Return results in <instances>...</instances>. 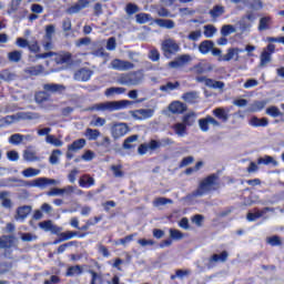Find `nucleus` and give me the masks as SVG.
<instances>
[{
    "instance_id": "nucleus-22",
    "label": "nucleus",
    "mask_w": 284,
    "mask_h": 284,
    "mask_svg": "<svg viewBox=\"0 0 284 284\" xmlns=\"http://www.w3.org/2000/svg\"><path fill=\"white\" fill-rule=\"evenodd\" d=\"M125 92H126V89L123 87H111L104 91V97H106L108 99H112L118 94H125Z\"/></svg>"
},
{
    "instance_id": "nucleus-11",
    "label": "nucleus",
    "mask_w": 284,
    "mask_h": 284,
    "mask_svg": "<svg viewBox=\"0 0 284 284\" xmlns=\"http://www.w3.org/2000/svg\"><path fill=\"white\" fill-rule=\"evenodd\" d=\"M54 61L58 65H70L72 63V53L68 51L54 52Z\"/></svg>"
},
{
    "instance_id": "nucleus-56",
    "label": "nucleus",
    "mask_w": 284,
    "mask_h": 284,
    "mask_svg": "<svg viewBox=\"0 0 284 284\" xmlns=\"http://www.w3.org/2000/svg\"><path fill=\"white\" fill-rule=\"evenodd\" d=\"M36 103H45V101H50V97L47 91H40L36 94Z\"/></svg>"
},
{
    "instance_id": "nucleus-58",
    "label": "nucleus",
    "mask_w": 284,
    "mask_h": 284,
    "mask_svg": "<svg viewBox=\"0 0 284 284\" xmlns=\"http://www.w3.org/2000/svg\"><path fill=\"white\" fill-rule=\"evenodd\" d=\"M125 12L126 14H129V17H132V14H136V12H141V9L139 8V6L130 2L125 7Z\"/></svg>"
},
{
    "instance_id": "nucleus-7",
    "label": "nucleus",
    "mask_w": 284,
    "mask_h": 284,
    "mask_svg": "<svg viewBox=\"0 0 284 284\" xmlns=\"http://www.w3.org/2000/svg\"><path fill=\"white\" fill-rule=\"evenodd\" d=\"M128 132H130V128L123 122L115 123L111 128V136L113 139H121L122 136H125Z\"/></svg>"
},
{
    "instance_id": "nucleus-36",
    "label": "nucleus",
    "mask_w": 284,
    "mask_h": 284,
    "mask_svg": "<svg viewBox=\"0 0 284 284\" xmlns=\"http://www.w3.org/2000/svg\"><path fill=\"white\" fill-rule=\"evenodd\" d=\"M257 163L258 165H273V168L278 165V161L274 160L271 155L257 159Z\"/></svg>"
},
{
    "instance_id": "nucleus-55",
    "label": "nucleus",
    "mask_w": 284,
    "mask_h": 284,
    "mask_svg": "<svg viewBox=\"0 0 284 284\" xmlns=\"http://www.w3.org/2000/svg\"><path fill=\"white\" fill-rule=\"evenodd\" d=\"M111 171L113 172V176H115V179H123V176H125L122 165H112Z\"/></svg>"
},
{
    "instance_id": "nucleus-38",
    "label": "nucleus",
    "mask_w": 284,
    "mask_h": 284,
    "mask_svg": "<svg viewBox=\"0 0 284 284\" xmlns=\"http://www.w3.org/2000/svg\"><path fill=\"white\" fill-rule=\"evenodd\" d=\"M8 59L11 63H19L23 59V51L14 50L8 53Z\"/></svg>"
},
{
    "instance_id": "nucleus-31",
    "label": "nucleus",
    "mask_w": 284,
    "mask_h": 284,
    "mask_svg": "<svg viewBox=\"0 0 284 284\" xmlns=\"http://www.w3.org/2000/svg\"><path fill=\"white\" fill-rule=\"evenodd\" d=\"M85 139L75 140L68 145V150L69 152H79V150H83V148H85Z\"/></svg>"
},
{
    "instance_id": "nucleus-21",
    "label": "nucleus",
    "mask_w": 284,
    "mask_h": 284,
    "mask_svg": "<svg viewBox=\"0 0 284 284\" xmlns=\"http://www.w3.org/2000/svg\"><path fill=\"white\" fill-rule=\"evenodd\" d=\"M92 74H94V72L90 69H80L79 71H77L74 73V79L75 81H90V79H92Z\"/></svg>"
},
{
    "instance_id": "nucleus-49",
    "label": "nucleus",
    "mask_w": 284,
    "mask_h": 284,
    "mask_svg": "<svg viewBox=\"0 0 284 284\" xmlns=\"http://www.w3.org/2000/svg\"><path fill=\"white\" fill-rule=\"evenodd\" d=\"M236 32V27L232 24H224L221 29L222 37H230V34H234Z\"/></svg>"
},
{
    "instance_id": "nucleus-33",
    "label": "nucleus",
    "mask_w": 284,
    "mask_h": 284,
    "mask_svg": "<svg viewBox=\"0 0 284 284\" xmlns=\"http://www.w3.org/2000/svg\"><path fill=\"white\" fill-rule=\"evenodd\" d=\"M24 139H27V140L30 139V135H23L21 133H16L9 138V143L11 145H21V143H23Z\"/></svg>"
},
{
    "instance_id": "nucleus-4",
    "label": "nucleus",
    "mask_w": 284,
    "mask_h": 284,
    "mask_svg": "<svg viewBox=\"0 0 284 284\" xmlns=\"http://www.w3.org/2000/svg\"><path fill=\"white\" fill-rule=\"evenodd\" d=\"M145 80V74H143V71H132L129 73H122L118 77L116 83L120 85H141L143 81Z\"/></svg>"
},
{
    "instance_id": "nucleus-30",
    "label": "nucleus",
    "mask_w": 284,
    "mask_h": 284,
    "mask_svg": "<svg viewBox=\"0 0 284 284\" xmlns=\"http://www.w3.org/2000/svg\"><path fill=\"white\" fill-rule=\"evenodd\" d=\"M155 23L159 28H165L166 30H174V28H176L174 20L170 19H156Z\"/></svg>"
},
{
    "instance_id": "nucleus-48",
    "label": "nucleus",
    "mask_w": 284,
    "mask_h": 284,
    "mask_svg": "<svg viewBox=\"0 0 284 284\" xmlns=\"http://www.w3.org/2000/svg\"><path fill=\"white\" fill-rule=\"evenodd\" d=\"M266 114L268 116H272L273 119H277V116H283V112H281V110L278 109V106H268L266 109Z\"/></svg>"
},
{
    "instance_id": "nucleus-40",
    "label": "nucleus",
    "mask_w": 284,
    "mask_h": 284,
    "mask_svg": "<svg viewBox=\"0 0 284 284\" xmlns=\"http://www.w3.org/2000/svg\"><path fill=\"white\" fill-rule=\"evenodd\" d=\"M80 187H92L94 185V178H91L90 175H83L79 180Z\"/></svg>"
},
{
    "instance_id": "nucleus-1",
    "label": "nucleus",
    "mask_w": 284,
    "mask_h": 284,
    "mask_svg": "<svg viewBox=\"0 0 284 284\" xmlns=\"http://www.w3.org/2000/svg\"><path fill=\"white\" fill-rule=\"evenodd\" d=\"M12 183H18V185H16L17 187H39L40 190H45L48 185H59L61 182L59 180L48 178H38L31 182L11 178L8 180V183L3 184V187H14Z\"/></svg>"
},
{
    "instance_id": "nucleus-20",
    "label": "nucleus",
    "mask_w": 284,
    "mask_h": 284,
    "mask_svg": "<svg viewBox=\"0 0 284 284\" xmlns=\"http://www.w3.org/2000/svg\"><path fill=\"white\" fill-rule=\"evenodd\" d=\"M187 110V105L181 101H173L169 105V112L172 114H183Z\"/></svg>"
},
{
    "instance_id": "nucleus-44",
    "label": "nucleus",
    "mask_w": 284,
    "mask_h": 284,
    "mask_svg": "<svg viewBox=\"0 0 284 284\" xmlns=\"http://www.w3.org/2000/svg\"><path fill=\"white\" fill-rule=\"evenodd\" d=\"M206 88H212L213 90H223L225 88V82L216 80H206Z\"/></svg>"
},
{
    "instance_id": "nucleus-37",
    "label": "nucleus",
    "mask_w": 284,
    "mask_h": 284,
    "mask_svg": "<svg viewBox=\"0 0 284 284\" xmlns=\"http://www.w3.org/2000/svg\"><path fill=\"white\" fill-rule=\"evenodd\" d=\"M24 72L26 74H30V77H39V74L43 73V65L28 67L24 69Z\"/></svg>"
},
{
    "instance_id": "nucleus-61",
    "label": "nucleus",
    "mask_w": 284,
    "mask_h": 284,
    "mask_svg": "<svg viewBox=\"0 0 284 284\" xmlns=\"http://www.w3.org/2000/svg\"><path fill=\"white\" fill-rule=\"evenodd\" d=\"M199 126L202 132H210V121L207 116L199 120Z\"/></svg>"
},
{
    "instance_id": "nucleus-12",
    "label": "nucleus",
    "mask_w": 284,
    "mask_h": 284,
    "mask_svg": "<svg viewBox=\"0 0 284 284\" xmlns=\"http://www.w3.org/2000/svg\"><path fill=\"white\" fill-rule=\"evenodd\" d=\"M0 205L4 210H12L14 202H12V193L10 191L0 192Z\"/></svg>"
},
{
    "instance_id": "nucleus-18",
    "label": "nucleus",
    "mask_w": 284,
    "mask_h": 284,
    "mask_svg": "<svg viewBox=\"0 0 284 284\" xmlns=\"http://www.w3.org/2000/svg\"><path fill=\"white\" fill-rule=\"evenodd\" d=\"M227 256H230L227 251H223L221 254H213L209 260V270H212L215 263H225V261H227Z\"/></svg>"
},
{
    "instance_id": "nucleus-8",
    "label": "nucleus",
    "mask_w": 284,
    "mask_h": 284,
    "mask_svg": "<svg viewBox=\"0 0 284 284\" xmlns=\"http://www.w3.org/2000/svg\"><path fill=\"white\" fill-rule=\"evenodd\" d=\"M110 67L112 68V70H118L119 72L134 70V63L121 59H114L113 61H111Z\"/></svg>"
},
{
    "instance_id": "nucleus-26",
    "label": "nucleus",
    "mask_w": 284,
    "mask_h": 284,
    "mask_svg": "<svg viewBox=\"0 0 284 284\" xmlns=\"http://www.w3.org/2000/svg\"><path fill=\"white\" fill-rule=\"evenodd\" d=\"M271 26H272V17L270 16L262 17L260 19L257 30L258 32H265V30H270Z\"/></svg>"
},
{
    "instance_id": "nucleus-59",
    "label": "nucleus",
    "mask_w": 284,
    "mask_h": 284,
    "mask_svg": "<svg viewBox=\"0 0 284 284\" xmlns=\"http://www.w3.org/2000/svg\"><path fill=\"white\" fill-rule=\"evenodd\" d=\"M14 123V119L12 115H7L0 119V129L8 128Z\"/></svg>"
},
{
    "instance_id": "nucleus-16",
    "label": "nucleus",
    "mask_w": 284,
    "mask_h": 284,
    "mask_svg": "<svg viewBox=\"0 0 284 284\" xmlns=\"http://www.w3.org/2000/svg\"><path fill=\"white\" fill-rule=\"evenodd\" d=\"M44 92H50L51 94H63L65 92V85L57 83H45L42 85Z\"/></svg>"
},
{
    "instance_id": "nucleus-25",
    "label": "nucleus",
    "mask_w": 284,
    "mask_h": 284,
    "mask_svg": "<svg viewBox=\"0 0 284 284\" xmlns=\"http://www.w3.org/2000/svg\"><path fill=\"white\" fill-rule=\"evenodd\" d=\"M214 48V42L211 40H204L199 45V52L201 54H210Z\"/></svg>"
},
{
    "instance_id": "nucleus-45",
    "label": "nucleus",
    "mask_w": 284,
    "mask_h": 284,
    "mask_svg": "<svg viewBox=\"0 0 284 284\" xmlns=\"http://www.w3.org/2000/svg\"><path fill=\"white\" fill-rule=\"evenodd\" d=\"M83 274V268L81 265L71 266L67 271V276H81Z\"/></svg>"
},
{
    "instance_id": "nucleus-41",
    "label": "nucleus",
    "mask_w": 284,
    "mask_h": 284,
    "mask_svg": "<svg viewBox=\"0 0 284 284\" xmlns=\"http://www.w3.org/2000/svg\"><path fill=\"white\" fill-rule=\"evenodd\" d=\"M244 6L251 10H263V1L261 0H245Z\"/></svg>"
},
{
    "instance_id": "nucleus-23",
    "label": "nucleus",
    "mask_w": 284,
    "mask_h": 284,
    "mask_svg": "<svg viewBox=\"0 0 284 284\" xmlns=\"http://www.w3.org/2000/svg\"><path fill=\"white\" fill-rule=\"evenodd\" d=\"M236 32H240V34H245V32H250L252 30V23L245 21V19H242L235 23Z\"/></svg>"
},
{
    "instance_id": "nucleus-17",
    "label": "nucleus",
    "mask_w": 284,
    "mask_h": 284,
    "mask_svg": "<svg viewBox=\"0 0 284 284\" xmlns=\"http://www.w3.org/2000/svg\"><path fill=\"white\" fill-rule=\"evenodd\" d=\"M227 256H230L227 251H223L221 254H213L209 260V270H212L215 263H225V261H227Z\"/></svg>"
},
{
    "instance_id": "nucleus-34",
    "label": "nucleus",
    "mask_w": 284,
    "mask_h": 284,
    "mask_svg": "<svg viewBox=\"0 0 284 284\" xmlns=\"http://www.w3.org/2000/svg\"><path fill=\"white\" fill-rule=\"evenodd\" d=\"M213 114L214 116H216V119L223 121V123H227V121L230 120V114H227V111H225V109L223 108H216L215 110H213Z\"/></svg>"
},
{
    "instance_id": "nucleus-43",
    "label": "nucleus",
    "mask_w": 284,
    "mask_h": 284,
    "mask_svg": "<svg viewBox=\"0 0 284 284\" xmlns=\"http://www.w3.org/2000/svg\"><path fill=\"white\" fill-rule=\"evenodd\" d=\"M178 88H181V83L179 81L176 82H168L164 85L160 87L161 92H172L174 90H178Z\"/></svg>"
},
{
    "instance_id": "nucleus-27",
    "label": "nucleus",
    "mask_w": 284,
    "mask_h": 284,
    "mask_svg": "<svg viewBox=\"0 0 284 284\" xmlns=\"http://www.w3.org/2000/svg\"><path fill=\"white\" fill-rule=\"evenodd\" d=\"M250 125H252V128H267L270 125V121L267 118L258 119L257 116H253L250 120Z\"/></svg>"
},
{
    "instance_id": "nucleus-62",
    "label": "nucleus",
    "mask_w": 284,
    "mask_h": 284,
    "mask_svg": "<svg viewBox=\"0 0 284 284\" xmlns=\"http://www.w3.org/2000/svg\"><path fill=\"white\" fill-rule=\"evenodd\" d=\"M148 58L150 59V61L156 63V61L161 60V53L156 49H151Z\"/></svg>"
},
{
    "instance_id": "nucleus-54",
    "label": "nucleus",
    "mask_w": 284,
    "mask_h": 284,
    "mask_svg": "<svg viewBox=\"0 0 284 284\" xmlns=\"http://www.w3.org/2000/svg\"><path fill=\"white\" fill-rule=\"evenodd\" d=\"M20 234V239L23 243H32L34 241H37L38 236L32 234V233H19Z\"/></svg>"
},
{
    "instance_id": "nucleus-28",
    "label": "nucleus",
    "mask_w": 284,
    "mask_h": 284,
    "mask_svg": "<svg viewBox=\"0 0 284 284\" xmlns=\"http://www.w3.org/2000/svg\"><path fill=\"white\" fill-rule=\"evenodd\" d=\"M182 101L185 103H197L199 102V92L197 91H189L182 95Z\"/></svg>"
},
{
    "instance_id": "nucleus-63",
    "label": "nucleus",
    "mask_w": 284,
    "mask_h": 284,
    "mask_svg": "<svg viewBox=\"0 0 284 284\" xmlns=\"http://www.w3.org/2000/svg\"><path fill=\"white\" fill-rule=\"evenodd\" d=\"M168 203H173V202L168 197H158L154 200L153 205L154 207H161V205H168Z\"/></svg>"
},
{
    "instance_id": "nucleus-13",
    "label": "nucleus",
    "mask_w": 284,
    "mask_h": 284,
    "mask_svg": "<svg viewBox=\"0 0 284 284\" xmlns=\"http://www.w3.org/2000/svg\"><path fill=\"white\" fill-rule=\"evenodd\" d=\"M133 119L138 121H145V119H152L154 116V109H139L133 111Z\"/></svg>"
},
{
    "instance_id": "nucleus-47",
    "label": "nucleus",
    "mask_w": 284,
    "mask_h": 284,
    "mask_svg": "<svg viewBox=\"0 0 284 284\" xmlns=\"http://www.w3.org/2000/svg\"><path fill=\"white\" fill-rule=\"evenodd\" d=\"M62 154H63V152H61V150H59V149L53 150L49 158L50 164L59 165V156H61Z\"/></svg>"
},
{
    "instance_id": "nucleus-6",
    "label": "nucleus",
    "mask_w": 284,
    "mask_h": 284,
    "mask_svg": "<svg viewBox=\"0 0 284 284\" xmlns=\"http://www.w3.org/2000/svg\"><path fill=\"white\" fill-rule=\"evenodd\" d=\"M161 50L164 57L166 59H170L172 54H176V52H181V45L176 42V40L169 38L162 42Z\"/></svg>"
},
{
    "instance_id": "nucleus-57",
    "label": "nucleus",
    "mask_w": 284,
    "mask_h": 284,
    "mask_svg": "<svg viewBox=\"0 0 284 284\" xmlns=\"http://www.w3.org/2000/svg\"><path fill=\"white\" fill-rule=\"evenodd\" d=\"M41 230H44L45 232H57V226L52 224V221H44L39 224Z\"/></svg>"
},
{
    "instance_id": "nucleus-3",
    "label": "nucleus",
    "mask_w": 284,
    "mask_h": 284,
    "mask_svg": "<svg viewBox=\"0 0 284 284\" xmlns=\"http://www.w3.org/2000/svg\"><path fill=\"white\" fill-rule=\"evenodd\" d=\"M128 105H132V101L121 100V101H109L97 103L87 109L89 112H115L116 110H123L128 108Z\"/></svg>"
},
{
    "instance_id": "nucleus-35",
    "label": "nucleus",
    "mask_w": 284,
    "mask_h": 284,
    "mask_svg": "<svg viewBox=\"0 0 284 284\" xmlns=\"http://www.w3.org/2000/svg\"><path fill=\"white\" fill-rule=\"evenodd\" d=\"M209 14L212 17V19H219V17H223V14H225V7L216 4L212 10L209 11Z\"/></svg>"
},
{
    "instance_id": "nucleus-53",
    "label": "nucleus",
    "mask_w": 284,
    "mask_h": 284,
    "mask_svg": "<svg viewBox=\"0 0 284 284\" xmlns=\"http://www.w3.org/2000/svg\"><path fill=\"white\" fill-rule=\"evenodd\" d=\"M45 142L49 143L50 145H54V148L63 146V141L57 139V136H54V135H48L45 138Z\"/></svg>"
},
{
    "instance_id": "nucleus-64",
    "label": "nucleus",
    "mask_w": 284,
    "mask_h": 284,
    "mask_svg": "<svg viewBox=\"0 0 284 284\" xmlns=\"http://www.w3.org/2000/svg\"><path fill=\"white\" fill-rule=\"evenodd\" d=\"M136 23H148L150 21V14L148 13H138L135 16Z\"/></svg>"
},
{
    "instance_id": "nucleus-24",
    "label": "nucleus",
    "mask_w": 284,
    "mask_h": 284,
    "mask_svg": "<svg viewBox=\"0 0 284 284\" xmlns=\"http://www.w3.org/2000/svg\"><path fill=\"white\" fill-rule=\"evenodd\" d=\"M172 130L176 136H180L181 139H183V136H187V126L183 122L173 124Z\"/></svg>"
},
{
    "instance_id": "nucleus-52",
    "label": "nucleus",
    "mask_w": 284,
    "mask_h": 284,
    "mask_svg": "<svg viewBox=\"0 0 284 284\" xmlns=\"http://www.w3.org/2000/svg\"><path fill=\"white\" fill-rule=\"evenodd\" d=\"M105 123H106V121H105L104 118L94 116V118L90 121L89 125H90L91 128H103V125H105Z\"/></svg>"
},
{
    "instance_id": "nucleus-5",
    "label": "nucleus",
    "mask_w": 284,
    "mask_h": 284,
    "mask_svg": "<svg viewBox=\"0 0 284 284\" xmlns=\"http://www.w3.org/2000/svg\"><path fill=\"white\" fill-rule=\"evenodd\" d=\"M12 247L17 248V237L14 235L0 236V250H4L6 258H12Z\"/></svg>"
},
{
    "instance_id": "nucleus-50",
    "label": "nucleus",
    "mask_w": 284,
    "mask_h": 284,
    "mask_svg": "<svg viewBox=\"0 0 284 284\" xmlns=\"http://www.w3.org/2000/svg\"><path fill=\"white\" fill-rule=\"evenodd\" d=\"M267 105L265 101H256L248 108V112H261Z\"/></svg>"
},
{
    "instance_id": "nucleus-15",
    "label": "nucleus",
    "mask_w": 284,
    "mask_h": 284,
    "mask_svg": "<svg viewBox=\"0 0 284 284\" xmlns=\"http://www.w3.org/2000/svg\"><path fill=\"white\" fill-rule=\"evenodd\" d=\"M90 6V0H78V2L67 9V14H79L81 10H85Z\"/></svg>"
},
{
    "instance_id": "nucleus-32",
    "label": "nucleus",
    "mask_w": 284,
    "mask_h": 284,
    "mask_svg": "<svg viewBox=\"0 0 284 284\" xmlns=\"http://www.w3.org/2000/svg\"><path fill=\"white\" fill-rule=\"evenodd\" d=\"M84 136L88 139V141H97L99 136H101V131L98 129L87 128L84 131Z\"/></svg>"
},
{
    "instance_id": "nucleus-39",
    "label": "nucleus",
    "mask_w": 284,
    "mask_h": 284,
    "mask_svg": "<svg viewBox=\"0 0 284 284\" xmlns=\"http://www.w3.org/2000/svg\"><path fill=\"white\" fill-rule=\"evenodd\" d=\"M139 141V135H131L126 138L123 142V149L124 150H132L135 148L134 143Z\"/></svg>"
},
{
    "instance_id": "nucleus-14",
    "label": "nucleus",
    "mask_w": 284,
    "mask_h": 284,
    "mask_svg": "<svg viewBox=\"0 0 284 284\" xmlns=\"http://www.w3.org/2000/svg\"><path fill=\"white\" fill-rule=\"evenodd\" d=\"M32 212V206L31 205H22L19 206L16 211V221H26L28 219V216H30Z\"/></svg>"
},
{
    "instance_id": "nucleus-29",
    "label": "nucleus",
    "mask_w": 284,
    "mask_h": 284,
    "mask_svg": "<svg viewBox=\"0 0 284 284\" xmlns=\"http://www.w3.org/2000/svg\"><path fill=\"white\" fill-rule=\"evenodd\" d=\"M182 123L187 128H192L194 123H196V113L194 111H191L183 115Z\"/></svg>"
},
{
    "instance_id": "nucleus-46",
    "label": "nucleus",
    "mask_w": 284,
    "mask_h": 284,
    "mask_svg": "<svg viewBox=\"0 0 284 284\" xmlns=\"http://www.w3.org/2000/svg\"><path fill=\"white\" fill-rule=\"evenodd\" d=\"M216 32H219L216 27H214L212 24L204 26V37L206 39H212L214 37V34H216Z\"/></svg>"
},
{
    "instance_id": "nucleus-42",
    "label": "nucleus",
    "mask_w": 284,
    "mask_h": 284,
    "mask_svg": "<svg viewBox=\"0 0 284 284\" xmlns=\"http://www.w3.org/2000/svg\"><path fill=\"white\" fill-rule=\"evenodd\" d=\"M267 63H272V53H268L267 50H264L260 57V68H265Z\"/></svg>"
},
{
    "instance_id": "nucleus-2",
    "label": "nucleus",
    "mask_w": 284,
    "mask_h": 284,
    "mask_svg": "<svg viewBox=\"0 0 284 284\" xmlns=\"http://www.w3.org/2000/svg\"><path fill=\"white\" fill-rule=\"evenodd\" d=\"M219 187V175L211 174L203 179L197 189L187 195L189 199H196L200 196H205V194H210V192L217 190Z\"/></svg>"
},
{
    "instance_id": "nucleus-10",
    "label": "nucleus",
    "mask_w": 284,
    "mask_h": 284,
    "mask_svg": "<svg viewBox=\"0 0 284 284\" xmlns=\"http://www.w3.org/2000/svg\"><path fill=\"white\" fill-rule=\"evenodd\" d=\"M192 61V57L190 54H182L176 57L173 61L169 62V67L172 70H179V68H185L187 63Z\"/></svg>"
},
{
    "instance_id": "nucleus-19",
    "label": "nucleus",
    "mask_w": 284,
    "mask_h": 284,
    "mask_svg": "<svg viewBox=\"0 0 284 284\" xmlns=\"http://www.w3.org/2000/svg\"><path fill=\"white\" fill-rule=\"evenodd\" d=\"M241 52H245V51L239 48H230L227 50V53L221 57L219 61H232V59H235V61H239V54H241Z\"/></svg>"
},
{
    "instance_id": "nucleus-9",
    "label": "nucleus",
    "mask_w": 284,
    "mask_h": 284,
    "mask_svg": "<svg viewBox=\"0 0 284 284\" xmlns=\"http://www.w3.org/2000/svg\"><path fill=\"white\" fill-rule=\"evenodd\" d=\"M13 116V123H18V121H37L38 119H41V115L37 112H18L16 114H12Z\"/></svg>"
},
{
    "instance_id": "nucleus-60",
    "label": "nucleus",
    "mask_w": 284,
    "mask_h": 284,
    "mask_svg": "<svg viewBox=\"0 0 284 284\" xmlns=\"http://www.w3.org/2000/svg\"><path fill=\"white\" fill-rule=\"evenodd\" d=\"M22 1L23 0H11L10 7L8 9V14H14V12L19 10Z\"/></svg>"
},
{
    "instance_id": "nucleus-51",
    "label": "nucleus",
    "mask_w": 284,
    "mask_h": 284,
    "mask_svg": "<svg viewBox=\"0 0 284 284\" xmlns=\"http://www.w3.org/2000/svg\"><path fill=\"white\" fill-rule=\"evenodd\" d=\"M40 174H41V170H39V169L28 168L22 171V175L26 179H31V176H39Z\"/></svg>"
}]
</instances>
